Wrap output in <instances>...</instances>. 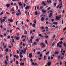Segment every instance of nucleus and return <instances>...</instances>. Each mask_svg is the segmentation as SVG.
<instances>
[{
  "label": "nucleus",
  "mask_w": 66,
  "mask_h": 66,
  "mask_svg": "<svg viewBox=\"0 0 66 66\" xmlns=\"http://www.w3.org/2000/svg\"><path fill=\"white\" fill-rule=\"evenodd\" d=\"M61 12H62V11H59L58 12V13H61Z\"/></svg>",
  "instance_id": "338daca9"
},
{
  "label": "nucleus",
  "mask_w": 66,
  "mask_h": 66,
  "mask_svg": "<svg viewBox=\"0 0 66 66\" xmlns=\"http://www.w3.org/2000/svg\"><path fill=\"white\" fill-rule=\"evenodd\" d=\"M55 35H54L53 36V37H52V38H55Z\"/></svg>",
  "instance_id": "f704fd0d"
},
{
  "label": "nucleus",
  "mask_w": 66,
  "mask_h": 66,
  "mask_svg": "<svg viewBox=\"0 0 66 66\" xmlns=\"http://www.w3.org/2000/svg\"><path fill=\"white\" fill-rule=\"evenodd\" d=\"M63 53H62V54L63 56H64L65 55V54L64 53H65V50H63Z\"/></svg>",
  "instance_id": "39448f33"
},
{
  "label": "nucleus",
  "mask_w": 66,
  "mask_h": 66,
  "mask_svg": "<svg viewBox=\"0 0 66 66\" xmlns=\"http://www.w3.org/2000/svg\"><path fill=\"white\" fill-rule=\"evenodd\" d=\"M5 51L6 52H8V51H9V49L8 48H7V49H6L5 50Z\"/></svg>",
  "instance_id": "c756f323"
},
{
  "label": "nucleus",
  "mask_w": 66,
  "mask_h": 66,
  "mask_svg": "<svg viewBox=\"0 0 66 66\" xmlns=\"http://www.w3.org/2000/svg\"><path fill=\"white\" fill-rule=\"evenodd\" d=\"M6 58L7 59L6 61H8V56H6Z\"/></svg>",
  "instance_id": "473e14b6"
},
{
  "label": "nucleus",
  "mask_w": 66,
  "mask_h": 66,
  "mask_svg": "<svg viewBox=\"0 0 66 66\" xmlns=\"http://www.w3.org/2000/svg\"><path fill=\"white\" fill-rule=\"evenodd\" d=\"M63 51V49H61V53H62V52Z\"/></svg>",
  "instance_id": "37998d69"
},
{
  "label": "nucleus",
  "mask_w": 66,
  "mask_h": 66,
  "mask_svg": "<svg viewBox=\"0 0 66 66\" xmlns=\"http://www.w3.org/2000/svg\"><path fill=\"white\" fill-rule=\"evenodd\" d=\"M25 26L27 28H28V25H27V24H26L25 25Z\"/></svg>",
  "instance_id": "4c0bfd02"
},
{
  "label": "nucleus",
  "mask_w": 66,
  "mask_h": 66,
  "mask_svg": "<svg viewBox=\"0 0 66 66\" xmlns=\"http://www.w3.org/2000/svg\"><path fill=\"white\" fill-rule=\"evenodd\" d=\"M64 38H61L60 40H64Z\"/></svg>",
  "instance_id": "ea45409f"
},
{
  "label": "nucleus",
  "mask_w": 66,
  "mask_h": 66,
  "mask_svg": "<svg viewBox=\"0 0 66 66\" xmlns=\"http://www.w3.org/2000/svg\"><path fill=\"white\" fill-rule=\"evenodd\" d=\"M63 45L64 46H65V47H66V45L65 43H64L63 44Z\"/></svg>",
  "instance_id": "052dcab7"
},
{
  "label": "nucleus",
  "mask_w": 66,
  "mask_h": 66,
  "mask_svg": "<svg viewBox=\"0 0 66 66\" xmlns=\"http://www.w3.org/2000/svg\"><path fill=\"white\" fill-rule=\"evenodd\" d=\"M20 58H22L23 57V56L22 55H20Z\"/></svg>",
  "instance_id": "49530a36"
},
{
  "label": "nucleus",
  "mask_w": 66,
  "mask_h": 66,
  "mask_svg": "<svg viewBox=\"0 0 66 66\" xmlns=\"http://www.w3.org/2000/svg\"><path fill=\"white\" fill-rule=\"evenodd\" d=\"M32 32H33V30H30V34L31 35L32 33Z\"/></svg>",
  "instance_id": "412c9836"
},
{
  "label": "nucleus",
  "mask_w": 66,
  "mask_h": 66,
  "mask_svg": "<svg viewBox=\"0 0 66 66\" xmlns=\"http://www.w3.org/2000/svg\"><path fill=\"white\" fill-rule=\"evenodd\" d=\"M28 12V11H27L25 12V14L26 15H27V14H28V12Z\"/></svg>",
  "instance_id": "de8ad7c7"
},
{
  "label": "nucleus",
  "mask_w": 66,
  "mask_h": 66,
  "mask_svg": "<svg viewBox=\"0 0 66 66\" xmlns=\"http://www.w3.org/2000/svg\"><path fill=\"white\" fill-rule=\"evenodd\" d=\"M16 39L17 40H19V37H16Z\"/></svg>",
  "instance_id": "5701e85b"
},
{
  "label": "nucleus",
  "mask_w": 66,
  "mask_h": 66,
  "mask_svg": "<svg viewBox=\"0 0 66 66\" xmlns=\"http://www.w3.org/2000/svg\"><path fill=\"white\" fill-rule=\"evenodd\" d=\"M22 29H24V30H25V28L23 26H22Z\"/></svg>",
  "instance_id": "393cba45"
},
{
  "label": "nucleus",
  "mask_w": 66,
  "mask_h": 66,
  "mask_svg": "<svg viewBox=\"0 0 66 66\" xmlns=\"http://www.w3.org/2000/svg\"><path fill=\"white\" fill-rule=\"evenodd\" d=\"M56 20H60V18L59 16H56Z\"/></svg>",
  "instance_id": "9b49d317"
},
{
  "label": "nucleus",
  "mask_w": 66,
  "mask_h": 66,
  "mask_svg": "<svg viewBox=\"0 0 66 66\" xmlns=\"http://www.w3.org/2000/svg\"><path fill=\"white\" fill-rule=\"evenodd\" d=\"M36 23V20H35L34 21V23Z\"/></svg>",
  "instance_id": "e2e57ef3"
},
{
  "label": "nucleus",
  "mask_w": 66,
  "mask_h": 66,
  "mask_svg": "<svg viewBox=\"0 0 66 66\" xmlns=\"http://www.w3.org/2000/svg\"><path fill=\"white\" fill-rule=\"evenodd\" d=\"M49 52H47L46 54V55H48V54H49Z\"/></svg>",
  "instance_id": "7c9ffc66"
},
{
  "label": "nucleus",
  "mask_w": 66,
  "mask_h": 66,
  "mask_svg": "<svg viewBox=\"0 0 66 66\" xmlns=\"http://www.w3.org/2000/svg\"><path fill=\"white\" fill-rule=\"evenodd\" d=\"M59 53V51L55 52V54H56V55H58Z\"/></svg>",
  "instance_id": "0eeeda50"
},
{
  "label": "nucleus",
  "mask_w": 66,
  "mask_h": 66,
  "mask_svg": "<svg viewBox=\"0 0 66 66\" xmlns=\"http://www.w3.org/2000/svg\"><path fill=\"white\" fill-rule=\"evenodd\" d=\"M51 61H49L47 63V65L48 66H50L51 65Z\"/></svg>",
  "instance_id": "f03ea898"
},
{
  "label": "nucleus",
  "mask_w": 66,
  "mask_h": 66,
  "mask_svg": "<svg viewBox=\"0 0 66 66\" xmlns=\"http://www.w3.org/2000/svg\"><path fill=\"white\" fill-rule=\"evenodd\" d=\"M24 65V63H21L20 64V66H23Z\"/></svg>",
  "instance_id": "ddd939ff"
},
{
  "label": "nucleus",
  "mask_w": 66,
  "mask_h": 66,
  "mask_svg": "<svg viewBox=\"0 0 66 66\" xmlns=\"http://www.w3.org/2000/svg\"><path fill=\"white\" fill-rule=\"evenodd\" d=\"M29 57L30 58H32V53H30L29 54Z\"/></svg>",
  "instance_id": "6e6552de"
},
{
  "label": "nucleus",
  "mask_w": 66,
  "mask_h": 66,
  "mask_svg": "<svg viewBox=\"0 0 66 66\" xmlns=\"http://www.w3.org/2000/svg\"><path fill=\"white\" fill-rule=\"evenodd\" d=\"M1 20V24H2V22H4V21H5V19H3L2 20V18H1L0 19Z\"/></svg>",
  "instance_id": "f257e3e1"
},
{
  "label": "nucleus",
  "mask_w": 66,
  "mask_h": 66,
  "mask_svg": "<svg viewBox=\"0 0 66 66\" xmlns=\"http://www.w3.org/2000/svg\"><path fill=\"white\" fill-rule=\"evenodd\" d=\"M63 44V42L61 41L60 42V44Z\"/></svg>",
  "instance_id": "09e8293b"
},
{
  "label": "nucleus",
  "mask_w": 66,
  "mask_h": 66,
  "mask_svg": "<svg viewBox=\"0 0 66 66\" xmlns=\"http://www.w3.org/2000/svg\"><path fill=\"white\" fill-rule=\"evenodd\" d=\"M45 51H46V49L44 50L43 51H42V52H45Z\"/></svg>",
  "instance_id": "4d7b16f0"
},
{
  "label": "nucleus",
  "mask_w": 66,
  "mask_h": 66,
  "mask_svg": "<svg viewBox=\"0 0 66 66\" xmlns=\"http://www.w3.org/2000/svg\"><path fill=\"white\" fill-rule=\"evenodd\" d=\"M51 60H53V57H52V56L51 57Z\"/></svg>",
  "instance_id": "6e6d98bb"
},
{
  "label": "nucleus",
  "mask_w": 66,
  "mask_h": 66,
  "mask_svg": "<svg viewBox=\"0 0 66 66\" xmlns=\"http://www.w3.org/2000/svg\"><path fill=\"white\" fill-rule=\"evenodd\" d=\"M56 3H54V6H56Z\"/></svg>",
  "instance_id": "0e129e2a"
},
{
  "label": "nucleus",
  "mask_w": 66,
  "mask_h": 66,
  "mask_svg": "<svg viewBox=\"0 0 66 66\" xmlns=\"http://www.w3.org/2000/svg\"><path fill=\"white\" fill-rule=\"evenodd\" d=\"M39 36H40L42 38H43V36H42V35L41 34H39Z\"/></svg>",
  "instance_id": "f3484780"
},
{
  "label": "nucleus",
  "mask_w": 66,
  "mask_h": 66,
  "mask_svg": "<svg viewBox=\"0 0 66 66\" xmlns=\"http://www.w3.org/2000/svg\"><path fill=\"white\" fill-rule=\"evenodd\" d=\"M44 17H43L41 19V21H44Z\"/></svg>",
  "instance_id": "2eb2a0df"
},
{
  "label": "nucleus",
  "mask_w": 66,
  "mask_h": 66,
  "mask_svg": "<svg viewBox=\"0 0 66 66\" xmlns=\"http://www.w3.org/2000/svg\"><path fill=\"white\" fill-rule=\"evenodd\" d=\"M6 14H7L8 15H10V14L9 13H8L7 12H6Z\"/></svg>",
  "instance_id": "603ef678"
},
{
  "label": "nucleus",
  "mask_w": 66,
  "mask_h": 66,
  "mask_svg": "<svg viewBox=\"0 0 66 66\" xmlns=\"http://www.w3.org/2000/svg\"><path fill=\"white\" fill-rule=\"evenodd\" d=\"M47 59V57L46 56H44V59L45 60H46Z\"/></svg>",
  "instance_id": "4be33fe9"
},
{
  "label": "nucleus",
  "mask_w": 66,
  "mask_h": 66,
  "mask_svg": "<svg viewBox=\"0 0 66 66\" xmlns=\"http://www.w3.org/2000/svg\"><path fill=\"white\" fill-rule=\"evenodd\" d=\"M42 45L43 47H45L44 44L43 43H42L41 44H40V45Z\"/></svg>",
  "instance_id": "1a4fd4ad"
},
{
  "label": "nucleus",
  "mask_w": 66,
  "mask_h": 66,
  "mask_svg": "<svg viewBox=\"0 0 66 66\" xmlns=\"http://www.w3.org/2000/svg\"><path fill=\"white\" fill-rule=\"evenodd\" d=\"M22 52H20L19 53L20 55H22Z\"/></svg>",
  "instance_id": "79ce46f5"
},
{
  "label": "nucleus",
  "mask_w": 66,
  "mask_h": 66,
  "mask_svg": "<svg viewBox=\"0 0 66 66\" xmlns=\"http://www.w3.org/2000/svg\"><path fill=\"white\" fill-rule=\"evenodd\" d=\"M51 21H52V22H53L54 21V19H52Z\"/></svg>",
  "instance_id": "774afa93"
},
{
  "label": "nucleus",
  "mask_w": 66,
  "mask_h": 66,
  "mask_svg": "<svg viewBox=\"0 0 66 66\" xmlns=\"http://www.w3.org/2000/svg\"><path fill=\"white\" fill-rule=\"evenodd\" d=\"M32 26L34 27V28L35 27V24H33L32 25Z\"/></svg>",
  "instance_id": "bb28decb"
},
{
  "label": "nucleus",
  "mask_w": 66,
  "mask_h": 66,
  "mask_svg": "<svg viewBox=\"0 0 66 66\" xmlns=\"http://www.w3.org/2000/svg\"><path fill=\"white\" fill-rule=\"evenodd\" d=\"M13 60L10 61V64H12V63H13Z\"/></svg>",
  "instance_id": "2f4dec72"
},
{
  "label": "nucleus",
  "mask_w": 66,
  "mask_h": 66,
  "mask_svg": "<svg viewBox=\"0 0 66 66\" xmlns=\"http://www.w3.org/2000/svg\"><path fill=\"white\" fill-rule=\"evenodd\" d=\"M63 22H64V21L63 20H62V24H63Z\"/></svg>",
  "instance_id": "5fc2aeb1"
},
{
  "label": "nucleus",
  "mask_w": 66,
  "mask_h": 66,
  "mask_svg": "<svg viewBox=\"0 0 66 66\" xmlns=\"http://www.w3.org/2000/svg\"><path fill=\"white\" fill-rule=\"evenodd\" d=\"M5 63L6 65H7L8 64V63H7V61H5Z\"/></svg>",
  "instance_id": "6ab92c4d"
},
{
  "label": "nucleus",
  "mask_w": 66,
  "mask_h": 66,
  "mask_svg": "<svg viewBox=\"0 0 66 66\" xmlns=\"http://www.w3.org/2000/svg\"><path fill=\"white\" fill-rule=\"evenodd\" d=\"M31 7V6H27L25 7V9L27 10H29L30 8Z\"/></svg>",
  "instance_id": "20e7f679"
},
{
  "label": "nucleus",
  "mask_w": 66,
  "mask_h": 66,
  "mask_svg": "<svg viewBox=\"0 0 66 66\" xmlns=\"http://www.w3.org/2000/svg\"><path fill=\"white\" fill-rule=\"evenodd\" d=\"M64 59V57L62 56L61 58L60 59Z\"/></svg>",
  "instance_id": "c85d7f7f"
},
{
  "label": "nucleus",
  "mask_w": 66,
  "mask_h": 66,
  "mask_svg": "<svg viewBox=\"0 0 66 66\" xmlns=\"http://www.w3.org/2000/svg\"><path fill=\"white\" fill-rule=\"evenodd\" d=\"M8 20L9 21V22H13V20L12 19H8Z\"/></svg>",
  "instance_id": "7ed1b4c3"
},
{
  "label": "nucleus",
  "mask_w": 66,
  "mask_h": 66,
  "mask_svg": "<svg viewBox=\"0 0 66 66\" xmlns=\"http://www.w3.org/2000/svg\"><path fill=\"white\" fill-rule=\"evenodd\" d=\"M27 46L28 48H30V47H31V45L29 44L27 45Z\"/></svg>",
  "instance_id": "a211bd4d"
},
{
  "label": "nucleus",
  "mask_w": 66,
  "mask_h": 66,
  "mask_svg": "<svg viewBox=\"0 0 66 66\" xmlns=\"http://www.w3.org/2000/svg\"><path fill=\"white\" fill-rule=\"evenodd\" d=\"M35 15L36 16L37 15H38V13L37 12V11H36L35 12Z\"/></svg>",
  "instance_id": "aec40b11"
},
{
  "label": "nucleus",
  "mask_w": 66,
  "mask_h": 66,
  "mask_svg": "<svg viewBox=\"0 0 66 66\" xmlns=\"http://www.w3.org/2000/svg\"><path fill=\"white\" fill-rule=\"evenodd\" d=\"M66 30V27H65L63 29V31H65V30Z\"/></svg>",
  "instance_id": "bf43d9fd"
},
{
  "label": "nucleus",
  "mask_w": 66,
  "mask_h": 66,
  "mask_svg": "<svg viewBox=\"0 0 66 66\" xmlns=\"http://www.w3.org/2000/svg\"><path fill=\"white\" fill-rule=\"evenodd\" d=\"M59 47H60V48H61V47H62V45H59Z\"/></svg>",
  "instance_id": "680f3d73"
},
{
  "label": "nucleus",
  "mask_w": 66,
  "mask_h": 66,
  "mask_svg": "<svg viewBox=\"0 0 66 66\" xmlns=\"http://www.w3.org/2000/svg\"><path fill=\"white\" fill-rule=\"evenodd\" d=\"M60 57H61V56H59L58 57V59H60Z\"/></svg>",
  "instance_id": "864d4df0"
},
{
  "label": "nucleus",
  "mask_w": 66,
  "mask_h": 66,
  "mask_svg": "<svg viewBox=\"0 0 66 66\" xmlns=\"http://www.w3.org/2000/svg\"><path fill=\"white\" fill-rule=\"evenodd\" d=\"M16 64H18L19 63H18V62L16 61Z\"/></svg>",
  "instance_id": "69168bd1"
},
{
  "label": "nucleus",
  "mask_w": 66,
  "mask_h": 66,
  "mask_svg": "<svg viewBox=\"0 0 66 66\" xmlns=\"http://www.w3.org/2000/svg\"><path fill=\"white\" fill-rule=\"evenodd\" d=\"M3 14V12H2L1 14H0V15H2V14Z\"/></svg>",
  "instance_id": "a19ab883"
},
{
  "label": "nucleus",
  "mask_w": 66,
  "mask_h": 66,
  "mask_svg": "<svg viewBox=\"0 0 66 66\" xmlns=\"http://www.w3.org/2000/svg\"><path fill=\"white\" fill-rule=\"evenodd\" d=\"M19 5L21 7H22V4L21 2H20L19 3Z\"/></svg>",
  "instance_id": "f8f14e48"
},
{
  "label": "nucleus",
  "mask_w": 66,
  "mask_h": 66,
  "mask_svg": "<svg viewBox=\"0 0 66 66\" xmlns=\"http://www.w3.org/2000/svg\"><path fill=\"white\" fill-rule=\"evenodd\" d=\"M50 16H52V14L51 13H50Z\"/></svg>",
  "instance_id": "a18cd8bd"
},
{
  "label": "nucleus",
  "mask_w": 66,
  "mask_h": 66,
  "mask_svg": "<svg viewBox=\"0 0 66 66\" xmlns=\"http://www.w3.org/2000/svg\"><path fill=\"white\" fill-rule=\"evenodd\" d=\"M60 44V42L58 43L57 44V47H59V45Z\"/></svg>",
  "instance_id": "dca6fc26"
},
{
  "label": "nucleus",
  "mask_w": 66,
  "mask_h": 66,
  "mask_svg": "<svg viewBox=\"0 0 66 66\" xmlns=\"http://www.w3.org/2000/svg\"><path fill=\"white\" fill-rule=\"evenodd\" d=\"M42 4L43 5H44V6H46V4H45V2H42Z\"/></svg>",
  "instance_id": "4468645a"
},
{
  "label": "nucleus",
  "mask_w": 66,
  "mask_h": 66,
  "mask_svg": "<svg viewBox=\"0 0 66 66\" xmlns=\"http://www.w3.org/2000/svg\"><path fill=\"white\" fill-rule=\"evenodd\" d=\"M53 24H57V23L56 22H54Z\"/></svg>",
  "instance_id": "a878e982"
},
{
  "label": "nucleus",
  "mask_w": 66,
  "mask_h": 66,
  "mask_svg": "<svg viewBox=\"0 0 66 66\" xmlns=\"http://www.w3.org/2000/svg\"><path fill=\"white\" fill-rule=\"evenodd\" d=\"M55 43V42H53V43L52 44V46H53V45H54V43Z\"/></svg>",
  "instance_id": "b1692460"
},
{
  "label": "nucleus",
  "mask_w": 66,
  "mask_h": 66,
  "mask_svg": "<svg viewBox=\"0 0 66 66\" xmlns=\"http://www.w3.org/2000/svg\"><path fill=\"white\" fill-rule=\"evenodd\" d=\"M12 43H15V41L14 40V39H12Z\"/></svg>",
  "instance_id": "72a5a7b5"
},
{
  "label": "nucleus",
  "mask_w": 66,
  "mask_h": 66,
  "mask_svg": "<svg viewBox=\"0 0 66 66\" xmlns=\"http://www.w3.org/2000/svg\"><path fill=\"white\" fill-rule=\"evenodd\" d=\"M16 6V10H17L18 9V7L17 6Z\"/></svg>",
  "instance_id": "c03bdc74"
},
{
  "label": "nucleus",
  "mask_w": 66,
  "mask_h": 66,
  "mask_svg": "<svg viewBox=\"0 0 66 66\" xmlns=\"http://www.w3.org/2000/svg\"><path fill=\"white\" fill-rule=\"evenodd\" d=\"M16 15H17V16H19V13H16Z\"/></svg>",
  "instance_id": "13d9d810"
},
{
  "label": "nucleus",
  "mask_w": 66,
  "mask_h": 66,
  "mask_svg": "<svg viewBox=\"0 0 66 66\" xmlns=\"http://www.w3.org/2000/svg\"><path fill=\"white\" fill-rule=\"evenodd\" d=\"M40 29H44V27H41Z\"/></svg>",
  "instance_id": "e433bc0d"
},
{
  "label": "nucleus",
  "mask_w": 66,
  "mask_h": 66,
  "mask_svg": "<svg viewBox=\"0 0 66 66\" xmlns=\"http://www.w3.org/2000/svg\"><path fill=\"white\" fill-rule=\"evenodd\" d=\"M22 42H21L20 43V46H21L22 45Z\"/></svg>",
  "instance_id": "c9c22d12"
},
{
  "label": "nucleus",
  "mask_w": 66,
  "mask_h": 66,
  "mask_svg": "<svg viewBox=\"0 0 66 66\" xmlns=\"http://www.w3.org/2000/svg\"><path fill=\"white\" fill-rule=\"evenodd\" d=\"M21 51L22 52H23V53L25 54L26 53V49H24V51H23V50H22Z\"/></svg>",
  "instance_id": "423d86ee"
},
{
  "label": "nucleus",
  "mask_w": 66,
  "mask_h": 66,
  "mask_svg": "<svg viewBox=\"0 0 66 66\" xmlns=\"http://www.w3.org/2000/svg\"><path fill=\"white\" fill-rule=\"evenodd\" d=\"M46 11L45 10L43 11V14H44L45 13H46Z\"/></svg>",
  "instance_id": "8fccbe9b"
},
{
  "label": "nucleus",
  "mask_w": 66,
  "mask_h": 66,
  "mask_svg": "<svg viewBox=\"0 0 66 66\" xmlns=\"http://www.w3.org/2000/svg\"><path fill=\"white\" fill-rule=\"evenodd\" d=\"M24 34H27V31H25V32L24 33Z\"/></svg>",
  "instance_id": "cd10ccee"
},
{
  "label": "nucleus",
  "mask_w": 66,
  "mask_h": 66,
  "mask_svg": "<svg viewBox=\"0 0 66 66\" xmlns=\"http://www.w3.org/2000/svg\"><path fill=\"white\" fill-rule=\"evenodd\" d=\"M45 43L46 44H48V42H47V40H45Z\"/></svg>",
  "instance_id": "3c124183"
},
{
  "label": "nucleus",
  "mask_w": 66,
  "mask_h": 66,
  "mask_svg": "<svg viewBox=\"0 0 66 66\" xmlns=\"http://www.w3.org/2000/svg\"><path fill=\"white\" fill-rule=\"evenodd\" d=\"M37 54H38V55L40 54V52H38Z\"/></svg>",
  "instance_id": "58836bf2"
},
{
  "label": "nucleus",
  "mask_w": 66,
  "mask_h": 66,
  "mask_svg": "<svg viewBox=\"0 0 66 66\" xmlns=\"http://www.w3.org/2000/svg\"><path fill=\"white\" fill-rule=\"evenodd\" d=\"M6 6L7 7V8H9V7L10 6V4H6Z\"/></svg>",
  "instance_id": "9d476101"
}]
</instances>
